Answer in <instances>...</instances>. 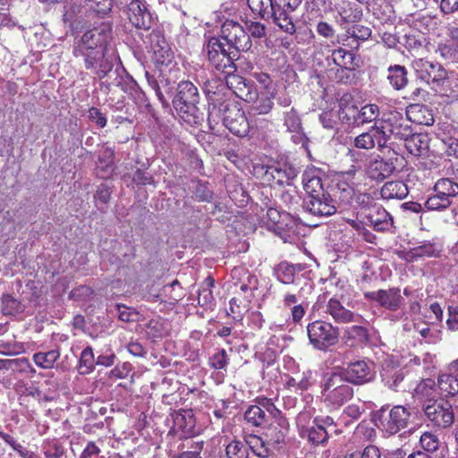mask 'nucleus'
Instances as JSON below:
<instances>
[{
    "label": "nucleus",
    "mask_w": 458,
    "mask_h": 458,
    "mask_svg": "<svg viewBox=\"0 0 458 458\" xmlns=\"http://www.w3.org/2000/svg\"><path fill=\"white\" fill-rule=\"evenodd\" d=\"M225 88L224 82L220 79H211L208 80L204 84V91L208 95V98L212 101V103L209 104V108L212 106V104L216 103L217 105L221 103L218 99L214 98L213 97L216 96L221 89Z\"/></svg>",
    "instance_id": "nucleus-56"
},
{
    "label": "nucleus",
    "mask_w": 458,
    "mask_h": 458,
    "mask_svg": "<svg viewBox=\"0 0 458 458\" xmlns=\"http://www.w3.org/2000/svg\"><path fill=\"white\" fill-rule=\"evenodd\" d=\"M453 201L441 191H434L424 203L425 208L431 211H442L453 205Z\"/></svg>",
    "instance_id": "nucleus-43"
},
{
    "label": "nucleus",
    "mask_w": 458,
    "mask_h": 458,
    "mask_svg": "<svg viewBox=\"0 0 458 458\" xmlns=\"http://www.w3.org/2000/svg\"><path fill=\"white\" fill-rule=\"evenodd\" d=\"M227 458H248V446L239 440L231 441L225 449Z\"/></svg>",
    "instance_id": "nucleus-52"
},
{
    "label": "nucleus",
    "mask_w": 458,
    "mask_h": 458,
    "mask_svg": "<svg viewBox=\"0 0 458 458\" xmlns=\"http://www.w3.org/2000/svg\"><path fill=\"white\" fill-rule=\"evenodd\" d=\"M439 252L440 249L437 244L427 242L409 250L405 253L404 259L408 262H412L421 258L437 257Z\"/></svg>",
    "instance_id": "nucleus-35"
},
{
    "label": "nucleus",
    "mask_w": 458,
    "mask_h": 458,
    "mask_svg": "<svg viewBox=\"0 0 458 458\" xmlns=\"http://www.w3.org/2000/svg\"><path fill=\"white\" fill-rule=\"evenodd\" d=\"M215 285V280L208 276L201 284L199 289L198 302L200 306H208L213 303L215 298L212 293V288Z\"/></svg>",
    "instance_id": "nucleus-45"
},
{
    "label": "nucleus",
    "mask_w": 458,
    "mask_h": 458,
    "mask_svg": "<svg viewBox=\"0 0 458 458\" xmlns=\"http://www.w3.org/2000/svg\"><path fill=\"white\" fill-rule=\"evenodd\" d=\"M115 56L113 54L109 55L106 49H103L101 50V56L96 59L91 58L92 66H85V68L93 70L99 78H103L112 71Z\"/></svg>",
    "instance_id": "nucleus-33"
},
{
    "label": "nucleus",
    "mask_w": 458,
    "mask_h": 458,
    "mask_svg": "<svg viewBox=\"0 0 458 458\" xmlns=\"http://www.w3.org/2000/svg\"><path fill=\"white\" fill-rule=\"evenodd\" d=\"M403 140L405 141V148L413 156L420 157L425 155L429 148V139L427 134L412 133Z\"/></svg>",
    "instance_id": "nucleus-28"
},
{
    "label": "nucleus",
    "mask_w": 458,
    "mask_h": 458,
    "mask_svg": "<svg viewBox=\"0 0 458 458\" xmlns=\"http://www.w3.org/2000/svg\"><path fill=\"white\" fill-rule=\"evenodd\" d=\"M146 332L151 338H160L166 335L167 328L165 326V322L161 318H156L150 319L145 325Z\"/></svg>",
    "instance_id": "nucleus-50"
},
{
    "label": "nucleus",
    "mask_w": 458,
    "mask_h": 458,
    "mask_svg": "<svg viewBox=\"0 0 458 458\" xmlns=\"http://www.w3.org/2000/svg\"><path fill=\"white\" fill-rule=\"evenodd\" d=\"M319 174L318 170L310 169L302 175L303 188L308 194L303 207L313 216H328L336 212V208L330 194L325 191Z\"/></svg>",
    "instance_id": "nucleus-1"
},
{
    "label": "nucleus",
    "mask_w": 458,
    "mask_h": 458,
    "mask_svg": "<svg viewBox=\"0 0 458 458\" xmlns=\"http://www.w3.org/2000/svg\"><path fill=\"white\" fill-rule=\"evenodd\" d=\"M174 425L185 433H190L194 427V420L191 411H183L174 415Z\"/></svg>",
    "instance_id": "nucleus-51"
},
{
    "label": "nucleus",
    "mask_w": 458,
    "mask_h": 458,
    "mask_svg": "<svg viewBox=\"0 0 458 458\" xmlns=\"http://www.w3.org/2000/svg\"><path fill=\"white\" fill-rule=\"evenodd\" d=\"M2 310L5 315H13L21 312L23 307L16 299L6 294L2 298Z\"/></svg>",
    "instance_id": "nucleus-59"
},
{
    "label": "nucleus",
    "mask_w": 458,
    "mask_h": 458,
    "mask_svg": "<svg viewBox=\"0 0 458 458\" xmlns=\"http://www.w3.org/2000/svg\"><path fill=\"white\" fill-rule=\"evenodd\" d=\"M150 49L156 64L168 65L172 63L174 53L165 37L159 32L150 34Z\"/></svg>",
    "instance_id": "nucleus-20"
},
{
    "label": "nucleus",
    "mask_w": 458,
    "mask_h": 458,
    "mask_svg": "<svg viewBox=\"0 0 458 458\" xmlns=\"http://www.w3.org/2000/svg\"><path fill=\"white\" fill-rule=\"evenodd\" d=\"M353 145L360 149H372L376 146L379 148L386 147L376 123L368 130V131L356 136L353 140Z\"/></svg>",
    "instance_id": "nucleus-23"
},
{
    "label": "nucleus",
    "mask_w": 458,
    "mask_h": 458,
    "mask_svg": "<svg viewBox=\"0 0 458 458\" xmlns=\"http://www.w3.org/2000/svg\"><path fill=\"white\" fill-rule=\"evenodd\" d=\"M245 421L253 427H264L269 422L268 415L259 406L250 405L244 412Z\"/></svg>",
    "instance_id": "nucleus-39"
},
{
    "label": "nucleus",
    "mask_w": 458,
    "mask_h": 458,
    "mask_svg": "<svg viewBox=\"0 0 458 458\" xmlns=\"http://www.w3.org/2000/svg\"><path fill=\"white\" fill-rule=\"evenodd\" d=\"M208 63L216 70L223 73L236 72L235 61L239 59L240 54L237 51L225 48L219 38L212 37L204 45Z\"/></svg>",
    "instance_id": "nucleus-4"
},
{
    "label": "nucleus",
    "mask_w": 458,
    "mask_h": 458,
    "mask_svg": "<svg viewBox=\"0 0 458 458\" xmlns=\"http://www.w3.org/2000/svg\"><path fill=\"white\" fill-rule=\"evenodd\" d=\"M344 339L354 341L356 344H363L369 340L367 328L361 326H352L344 330Z\"/></svg>",
    "instance_id": "nucleus-48"
},
{
    "label": "nucleus",
    "mask_w": 458,
    "mask_h": 458,
    "mask_svg": "<svg viewBox=\"0 0 458 458\" xmlns=\"http://www.w3.org/2000/svg\"><path fill=\"white\" fill-rule=\"evenodd\" d=\"M375 366L369 360H358L350 362L344 371L343 377L353 385H363L375 377Z\"/></svg>",
    "instance_id": "nucleus-15"
},
{
    "label": "nucleus",
    "mask_w": 458,
    "mask_h": 458,
    "mask_svg": "<svg viewBox=\"0 0 458 458\" xmlns=\"http://www.w3.org/2000/svg\"><path fill=\"white\" fill-rule=\"evenodd\" d=\"M369 300L377 301L382 307L392 311L397 310L403 301L399 288H390L388 290H378L365 293Z\"/></svg>",
    "instance_id": "nucleus-21"
},
{
    "label": "nucleus",
    "mask_w": 458,
    "mask_h": 458,
    "mask_svg": "<svg viewBox=\"0 0 458 458\" xmlns=\"http://www.w3.org/2000/svg\"><path fill=\"white\" fill-rule=\"evenodd\" d=\"M381 377L384 385L389 389L399 391L405 377L403 369L386 366L381 371Z\"/></svg>",
    "instance_id": "nucleus-30"
},
{
    "label": "nucleus",
    "mask_w": 458,
    "mask_h": 458,
    "mask_svg": "<svg viewBox=\"0 0 458 458\" xmlns=\"http://www.w3.org/2000/svg\"><path fill=\"white\" fill-rule=\"evenodd\" d=\"M394 170L395 166L391 160L375 159L369 162L367 174L371 179L379 181L390 176Z\"/></svg>",
    "instance_id": "nucleus-29"
},
{
    "label": "nucleus",
    "mask_w": 458,
    "mask_h": 458,
    "mask_svg": "<svg viewBox=\"0 0 458 458\" xmlns=\"http://www.w3.org/2000/svg\"><path fill=\"white\" fill-rule=\"evenodd\" d=\"M310 344L318 351H327L335 346L340 336L337 327L324 320H315L306 327Z\"/></svg>",
    "instance_id": "nucleus-6"
},
{
    "label": "nucleus",
    "mask_w": 458,
    "mask_h": 458,
    "mask_svg": "<svg viewBox=\"0 0 458 458\" xmlns=\"http://www.w3.org/2000/svg\"><path fill=\"white\" fill-rule=\"evenodd\" d=\"M288 432V427L286 421L284 420L278 424V427H271L267 432L268 438V445L277 446L284 442L285 436Z\"/></svg>",
    "instance_id": "nucleus-47"
},
{
    "label": "nucleus",
    "mask_w": 458,
    "mask_h": 458,
    "mask_svg": "<svg viewBox=\"0 0 458 458\" xmlns=\"http://www.w3.org/2000/svg\"><path fill=\"white\" fill-rule=\"evenodd\" d=\"M145 76L148 86L155 91V94L164 107L168 106V102L162 92L165 89L167 93L170 92L169 80L165 78L160 71H155L153 73L147 71Z\"/></svg>",
    "instance_id": "nucleus-24"
},
{
    "label": "nucleus",
    "mask_w": 458,
    "mask_h": 458,
    "mask_svg": "<svg viewBox=\"0 0 458 458\" xmlns=\"http://www.w3.org/2000/svg\"><path fill=\"white\" fill-rule=\"evenodd\" d=\"M255 404L259 406L264 413L268 415V418L277 419L281 416V411L276 408L274 402L270 398L265 396H258L255 399Z\"/></svg>",
    "instance_id": "nucleus-55"
},
{
    "label": "nucleus",
    "mask_w": 458,
    "mask_h": 458,
    "mask_svg": "<svg viewBox=\"0 0 458 458\" xmlns=\"http://www.w3.org/2000/svg\"><path fill=\"white\" fill-rule=\"evenodd\" d=\"M344 293V290L342 293L335 294L328 300L326 307V312L332 317L335 322L339 324L355 322L356 318H359L352 311L351 309L353 306L348 301Z\"/></svg>",
    "instance_id": "nucleus-13"
},
{
    "label": "nucleus",
    "mask_w": 458,
    "mask_h": 458,
    "mask_svg": "<svg viewBox=\"0 0 458 458\" xmlns=\"http://www.w3.org/2000/svg\"><path fill=\"white\" fill-rule=\"evenodd\" d=\"M225 74L226 87L239 98L246 102H252L257 98L258 92L252 81L235 74V72Z\"/></svg>",
    "instance_id": "nucleus-17"
},
{
    "label": "nucleus",
    "mask_w": 458,
    "mask_h": 458,
    "mask_svg": "<svg viewBox=\"0 0 458 458\" xmlns=\"http://www.w3.org/2000/svg\"><path fill=\"white\" fill-rule=\"evenodd\" d=\"M245 444L248 450L250 449L259 458L269 456L268 443H266L260 437L252 434L248 435L245 437Z\"/></svg>",
    "instance_id": "nucleus-42"
},
{
    "label": "nucleus",
    "mask_w": 458,
    "mask_h": 458,
    "mask_svg": "<svg viewBox=\"0 0 458 458\" xmlns=\"http://www.w3.org/2000/svg\"><path fill=\"white\" fill-rule=\"evenodd\" d=\"M302 0H279L276 2V24L289 34L295 32L293 13L301 5Z\"/></svg>",
    "instance_id": "nucleus-16"
},
{
    "label": "nucleus",
    "mask_w": 458,
    "mask_h": 458,
    "mask_svg": "<svg viewBox=\"0 0 458 458\" xmlns=\"http://www.w3.org/2000/svg\"><path fill=\"white\" fill-rule=\"evenodd\" d=\"M376 123L386 145L392 138L403 140L411 136V127L409 120L398 111L385 114L382 120Z\"/></svg>",
    "instance_id": "nucleus-7"
},
{
    "label": "nucleus",
    "mask_w": 458,
    "mask_h": 458,
    "mask_svg": "<svg viewBox=\"0 0 458 458\" xmlns=\"http://www.w3.org/2000/svg\"><path fill=\"white\" fill-rule=\"evenodd\" d=\"M96 361L95 357L93 353V350L91 347L85 348L81 354L80 358V366L81 368H85L86 370L84 373H89L95 367Z\"/></svg>",
    "instance_id": "nucleus-61"
},
{
    "label": "nucleus",
    "mask_w": 458,
    "mask_h": 458,
    "mask_svg": "<svg viewBox=\"0 0 458 458\" xmlns=\"http://www.w3.org/2000/svg\"><path fill=\"white\" fill-rule=\"evenodd\" d=\"M256 175L270 185H289L297 176L298 169L290 163H276L254 168Z\"/></svg>",
    "instance_id": "nucleus-8"
},
{
    "label": "nucleus",
    "mask_w": 458,
    "mask_h": 458,
    "mask_svg": "<svg viewBox=\"0 0 458 458\" xmlns=\"http://www.w3.org/2000/svg\"><path fill=\"white\" fill-rule=\"evenodd\" d=\"M335 10L340 17V24L355 23L361 20L362 10L350 1H342L335 5Z\"/></svg>",
    "instance_id": "nucleus-26"
},
{
    "label": "nucleus",
    "mask_w": 458,
    "mask_h": 458,
    "mask_svg": "<svg viewBox=\"0 0 458 458\" xmlns=\"http://www.w3.org/2000/svg\"><path fill=\"white\" fill-rule=\"evenodd\" d=\"M284 125L287 127L289 131L297 133V135L293 137L294 141L299 140L303 144L305 143L306 139L301 132V121L299 114L293 108L284 114Z\"/></svg>",
    "instance_id": "nucleus-38"
},
{
    "label": "nucleus",
    "mask_w": 458,
    "mask_h": 458,
    "mask_svg": "<svg viewBox=\"0 0 458 458\" xmlns=\"http://www.w3.org/2000/svg\"><path fill=\"white\" fill-rule=\"evenodd\" d=\"M406 116L409 123L412 122L420 125H432L434 123V115L432 110L420 104H411L406 108Z\"/></svg>",
    "instance_id": "nucleus-25"
},
{
    "label": "nucleus",
    "mask_w": 458,
    "mask_h": 458,
    "mask_svg": "<svg viewBox=\"0 0 458 458\" xmlns=\"http://www.w3.org/2000/svg\"><path fill=\"white\" fill-rule=\"evenodd\" d=\"M423 411L427 419L436 427L448 428L453 425L454 415L452 406L435 399L424 401Z\"/></svg>",
    "instance_id": "nucleus-12"
},
{
    "label": "nucleus",
    "mask_w": 458,
    "mask_h": 458,
    "mask_svg": "<svg viewBox=\"0 0 458 458\" xmlns=\"http://www.w3.org/2000/svg\"><path fill=\"white\" fill-rule=\"evenodd\" d=\"M371 33L372 30L369 27L355 24L346 30V34L343 35L342 37H338L337 42L343 43V45H346L344 41L350 38L357 41H365L371 37Z\"/></svg>",
    "instance_id": "nucleus-40"
},
{
    "label": "nucleus",
    "mask_w": 458,
    "mask_h": 458,
    "mask_svg": "<svg viewBox=\"0 0 458 458\" xmlns=\"http://www.w3.org/2000/svg\"><path fill=\"white\" fill-rule=\"evenodd\" d=\"M221 38L226 41L230 49L245 52L250 49L252 43L244 27L238 21L226 19L221 25Z\"/></svg>",
    "instance_id": "nucleus-10"
},
{
    "label": "nucleus",
    "mask_w": 458,
    "mask_h": 458,
    "mask_svg": "<svg viewBox=\"0 0 458 458\" xmlns=\"http://www.w3.org/2000/svg\"><path fill=\"white\" fill-rule=\"evenodd\" d=\"M379 114V108L375 104L366 105L357 113L353 106L340 108L339 110V118L343 120V122H346L348 123H351V115L353 119L354 123H370L377 117Z\"/></svg>",
    "instance_id": "nucleus-19"
},
{
    "label": "nucleus",
    "mask_w": 458,
    "mask_h": 458,
    "mask_svg": "<svg viewBox=\"0 0 458 458\" xmlns=\"http://www.w3.org/2000/svg\"><path fill=\"white\" fill-rule=\"evenodd\" d=\"M273 94L270 96L268 95H262L260 98H258L255 99V104L251 106V111L254 114H268L274 106V103L272 101Z\"/></svg>",
    "instance_id": "nucleus-57"
},
{
    "label": "nucleus",
    "mask_w": 458,
    "mask_h": 458,
    "mask_svg": "<svg viewBox=\"0 0 458 458\" xmlns=\"http://www.w3.org/2000/svg\"><path fill=\"white\" fill-rule=\"evenodd\" d=\"M435 381L431 378L423 379L415 388V394L426 400L435 399Z\"/></svg>",
    "instance_id": "nucleus-54"
},
{
    "label": "nucleus",
    "mask_w": 458,
    "mask_h": 458,
    "mask_svg": "<svg viewBox=\"0 0 458 458\" xmlns=\"http://www.w3.org/2000/svg\"><path fill=\"white\" fill-rule=\"evenodd\" d=\"M245 30H248V34L250 38L252 37L254 38H261L266 37L267 29L266 26L259 21H249L245 22Z\"/></svg>",
    "instance_id": "nucleus-62"
},
{
    "label": "nucleus",
    "mask_w": 458,
    "mask_h": 458,
    "mask_svg": "<svg viewBox=\"0 0 458 458\" xmlns=\"http://www.w3.org/2000/svg\"><path fill=\"white\" fill-rule=\"evenodd\" d=\"M194 195L199 201H210L213 192L208 182H198L194 188Z\"/></svg>",
    "instance_id": "nucleus-63"
},
{
    "label": "nucleus",
    "mask_w": 458,
    "mask_h": 458,
    "mask_svg": "<svg viewBox=\"0 0 458 458\" xmlns=\"http://www.w3.org/2000/svg\"><path fill=\"white\" fill-rule=\"evenodd\" d=\"M114 150L105 148L99 151L96 165V174L99 178L107 179L114 171Z\"/></svg>",
    "instance_id": "nucleus-27"
},
{
    "label": "nucleus",
    "mask_w": 458,
    "mask_h": 458,
    "mask_svg": "<svg viewBox=\"0 0 458 458\" xmlns=\"http://www.w3.org/2000/svg\"><path fill=\"white\" fill-rule=\"evenodd\" d=\"M331 56L334 64L344 69L354 71L360 67L357 56L342 47L333 50Z\"/></svg>",
    "instance_id": "nucleus-34"
},
{
    "label": "nucleus",
    "mask_w": 458,
    "mask_h": 458,
    "mask_svg": "<svg viewBox=\"0 0 458 458\" xmlns=\"http://www.w3.org/2000/svg\"><path fill=\"white\" fill-rule=\"evenodd\" d=\"M115 310L118 312V318L123 322H134L139 319V312L123 304H116Z\"/></svg>",
    "instance_id": "nucleus-60"
},
{
    "label": "nucleus",
    "mask_w": 458,
    "mask_h": 458,
    "mask_svg": "<svg viewBox=\"0 0 458 458\" xmlns=\"http://www.w3.org/2000/svg\"><path fill=\"white\" fill-rule=\"evenodd\" d=\"M110 33L111 28L106 23L87 30L79 45L74 47L73 55L76 57H82L85 66H92L91 58L101 56V50L105 49L104 45L110 38Z\"/></svg>",
    "instance_id": "nucleus-3"
},
{
    "label": "nucleus",
    "mask_w": 458,
    "mask_h": 458,
    "mask_svg": "<svg viewBox=\"0 0 458 458\" xmlns=\"http://www.w3.org/2000/svg\"><path fill=\"white\" fill-rule=\"evenodd\" d=\"M363 213L368 224L377 232L388 231L392 226V216L381 206L373 205L365 208Z\"/></svg>",
    "instance_id": "nucleus-22"
},
{
    "label": "nucleus",
    "mask_w": 458,
    "mask_h": 458,
    "mask_svg": "<svg viewBox=\"0 0 458 458\" xmlns=\"http://www.w3.org/2000/svg\"><path fill=\"white\" fill-rule=\"evenodd\" d=\"M339 373H331L322 385V397L327 407L338 409L353 396V389Z\"/></svg>",
    "instance_id": "nucleus-5"
},
{
    "label": "nucleus",
    "mask_w": 458,
    "mask_h": 458,
    "mask_svg": "<svg viewBox=\"0 0 458 458\" xmlns=\"http://www.w3.org/2000/svg\"><path fill=\"white\" fill-rule=\"evenodd\" d=\"M127 16L131 23L138 29L148 30L152 26V14L143 1L132 0L127 5Z\"/></svg>",
    "instance_id": "nucleus-18"
},
{
    "label": "nucleus",
    "mask_w": 458,
    "mask_h": 458,
    "mask_svg": "<svg viewBox=\"0 0 458 458\" xmlns=\"http://www.w3.org/2000/svg\"><path fill=\"white\" fill-rule=\"evenodd\" d=\"M276 277L283 284H292L294 281L295 267L288 262H281L275 270Z\"/></svg>",
    "instance_id": "nucleus-53"
},
{
    "label": "nucleus",
    "mask_w": 458,
    "mask_h": 458,
    "mask_svg": "<svg viewBox=\"0 0 458 458\" xmlns=\"http://www.w3.org/2000/svg\"><path fill=\"white\" fill-rule=\"evenodd\" d=\"M381 412L377 427L386 434L394 435L408 426L411 413L406 407L394 406L386 416Z\"/></svg>",
    "instance_id": "nucleus-14"
},
{
    "label": "nucleus",
    "mask_w": 458,
    "mask_h": 458,
    "mask_svg": "<svg viewBox=\"0 0 458 458\" xmlns=\"http://www.w3.org/2000/svg\"><path fill=\"white\" fill-rule=\"evenodd\" d=\"M426 43L423 34L418 31H411L403 37V46L411 52L420 50Z\"/></svg>",
    "instance_id": "nucleus-49"
},
{
    "label": "nucleus",
    "mask_w": 458,
    "mask_h": 458,
    "mask_svg": "<svg viewBox=\"0 0 458 458\" xmlns=\"http://www.w3.org/2000/svg\"><path fill=\"white\" fill-rule=\"evenodd\" d=\"M437 386L445 396H454L458 394V378L451 372L438 376Z\"/></svg>",
    "instance_id": "nucleus-37"
},
{
    "label": "nucleus",
    "mask_w": 458,
    "mask_h": 458,
    "mask_svg": "<svg viewBox=\"0 0 458 458\" xmlns=\"http://www.w3.org/2000/svg\"><path fill=\"white\" fill-rule=\"evenodd\" d=\"M302 436L304 434L307 436V438L310 443L312 445H323L325 444L329 436V431L324 429L321 426H318L317 423H314L313 426L307 428L303 432H301Z\"/></svg>",
    "instance_id": "nucleus-44"
},
{
    "label": "nucleus",
    "mask_w": 458,
    "mask_h": 458,
    "mask_svg": "<svg viewBox=\"0 0 458 458\" xmlns=\"http://www.w3.org/2000/svg\"><path fill=\"white\" fill-rule=\"evenodd\" d=\"M247 4L254 14L261 19H273L276 23V2L273 0H247Z\"/></svg>",
    "instance_id": "nucleus-31"
},
{
    "label": "nucleus",
    "mask_w": 458,
    "mask_h": 458,
    "mask_svg": "<svg viewBox=\"0 0 458 458\" xmlns=\"http://www.w3.org/2000/svg\"><path fill=\"white\" fill-rule=\"evenodd\" d=\"M337 190L341 192L340 199L343 200L349 201L354 196V182H348L344 180H340L337 182Z\"/></svg>",
    "instance_id": "nucleus-64"
},
{
    "label": "nucleus",
    "mask_w": 458,
    "mask_h": 458,
    "mask_svg": "<svg viewBox=\"0 0 458 458\" xmlns=\"http://www.w3.org/2000/svg\"><path fill=\"white\" fill-rule=\"evenodd\" d=\"M412 67L418 79L431 85L436 91L444 87L448 81L447 71L438 63L420 58L413 61Z\"/></svg>",
    "instance_id": "nucleus-9"
},
{
    "label": "nucleus",
    "mask_w": 458,
    "mask_h": 458,
    "mask_svg": "<svg viewBox=\"0 0 458 458\" xmlns=\"http://www.w3.org/2000/svg\"><path fill=\"white\" fill-rule=\"evenodd\" d=\"M380 193L384 199H403L408 195L409 191L403 182L390 181L382 186Z\"/></svg>",
    "instance_id": "nucleus-36"
},
{
    "label": "nucleus",
    "mask_w": 458,
    "mask_h": 458,
    "mask_svg": "<svg viewBox=\"0 0 458 458\" xmlns=\"http://www.w3.org/2000/svg\"><path fill=\"white\" fill-rule=\"evenodd\" d=\"M215 116L220 117L224 125L236 136L244 137L250 131V123L244 111L234 101L224 100L218 105L212 104L208 117L210 119Z\"/></svg>",
    "instance_id": "nucleus-2"
},
{
    "label": "nucleus",
    "mask_w": 458,
    "mask_h": 458,
    "mask_svg": "<svg viewBox=\"0 0 458 458\" xmlns=\"http://www.w3.org/2000/svg\"><path fill=\"white\" fill-rule=\"evenodd\" d=\"M386 80L390 86L395 90L403 89L408 84V71L400 64L390 65L387 68Z\"/></svg>",
    "instance_id": "nucleus-32"
},
{
    "label": "nucleus",
    "mask_w": 458,
    "mask_h": 458,
    "mask_svg": "<svg viewBox=\"0 0 458 458\" xmlns=\"http://www.w3.org/2000/svg\"><path fill=\"white\" fill-rule=\"evenodd\" d=\"M60 358L59 349H53L48 352H38L33 355L35 364L43 369L54 368L55 361Z\"/></svg>",
    "instance_id": "nucleus-41"
},
{
    "label": "nucleus",
    "mask_w": 458,
    "mask_h": 458,
    "mask_svg": "<svg viewBox=\"0 0 458 458\" xmlns=\"http://www.w3.org/2000/svg\"><path fill=\"white\" fill-rule=\"evenodd\" d=\"M199 100L197 87L189 81H183L177 86V94L173 99V104L180 114L195 116Z\"/></svg>",
    "instance_id": "nucleus-11"
},
{
    "label": "nucleus",
    "mask_w": 458,
    "mask_h": 458,
    "mask_svg": "<svg viewBox=\"0 0 458 458\" xmlns=\"http://www.w3.org/2000/svg\"><path fill=\"white\" fill-rule=\"evenodd\" d=\"M433 191L443 192L454 202L458 195V183L450 178H441L436 182Z\"/></svg>",
    "instance_id": "nucleus-46"
},
{
    "label": "nucleus",
    "mask_w": 458,
    "mask_h": 458,
    "mask_svg": "<svg viewBox=\"0 0 458 458\" xmlns=\"http://www.w3.org/2000/svg\"><path fill=\"white\" fill-rule=\"evenodd\" d=\"M420 443L423 452L427 454L435 453L439 447V439L437 435L431 432H424L420 437Z\"/></svg>",
    "instance_id": "nucleus-58"
}]
</instances>
